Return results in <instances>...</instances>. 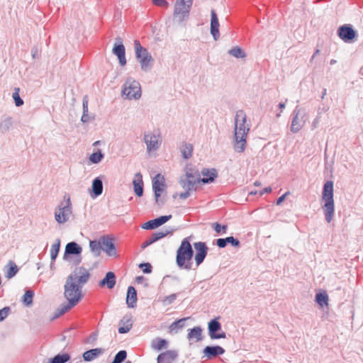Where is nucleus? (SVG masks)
<instances>
[{"label":"nucleus","mask_w":363,"mask_h":363,"mask_svg":"<svg viewBox=\"0 0 363 363\" xmlns=\"http://www.w3.org/2000/svg\"><path fill=\"white\" fill-rule=\"evenodd\" d=\"M211 33L214 39L217 40L219 37V22L216 13L214 10H211Z\"/></svg>","instance_id":"obj_18"},{"label":"nucleus","mask_w":363,"mask_h":363,"mask_svg":"<svg viewBox=\"0 0 363 363\" xmlns=\"http://www.w3.org/2000/svg\"><path fill=\"white\" fill-rule=\"evenodd\" d=\"M225 352V350L220 346L210 347L207 346L203 350V353L208 359H212L218 355L223 354Z\"/></svg>","instance_id":"obj_17"},{"label":"nucleus","mask_w":363,"mask_h":363,"mask_svg":"<svg viewBox=\"0 0 363 363\" xmlns=\"http://www.w3.org/2000/svg\"><path fill=\"white\" fill-rule=\"evenodd\" d=\"M104 352V350L102 348L91 349L83 354V358L85 361L90 362L97 358L99 355L103 354Z\"/></svg>","instance_id":"obj_25"},{"label":"nucleus","mask_w":363,"mask_h":363,"mask_svg":"<svg viewBox=\"0 0 363 363\" xmlns=\"http://www.w3.org/2000/svg\"><path fill=\"white\" fill-rule=\"evenodd\" d=\"M139 267L144 273H150L152 271V266L149 263L140 264Z\"/></svg>","instance_id":"obj_46"},{"label":"nucleus","mask_w":363,"mask_h":363,"mask_svg":"<svg viewBox=\"0 0 363 363\" xmlns=\"http://www.w3.org/2000/svg\"><path fill=\"white\" fill-rule=\"evenodd\" d=\"M193 152V145L191 144L185 143L182 147V153L185 159L191 157Z\"/></svg>","instance_id":"obj_33"},{"label":"nucleus","mask_w":363,"mask_h":363,"mask_svg":"<svg viewBox=\"0 0 363 363\" xmlns=\"http://www.w3.org/2000/svg\"><path fill=\"white\" fill-rule=\"evenodd\" d=\"M247 116L242 110L236 112L235 118L234 149L238 152L245 150L247 137L250 130V124L246 123Z\"/></svg>","instance_id":"obj_2"},{"label":"nucleus","mask_w":363,"mask_h":363,"mask_svg":"<svg viewBox=\"0 0 363 363\" xmlns=\"http://www.w3.org/2000/svg\"><path fill=\"white\" fill-rule=\"evenodd\" d=\"M192 1L187 3L184 0H177L174 5V16L179 21H183L189 16Z\"/></svg>","instance_id":"obj_5"},{"label":"nucleus","mask_w":363,"mask_h":363,"mask_svg":"<svg viewBox=\"0 0 363 363\" xmlns=\"http://www.w3.org/2000/svg\"><path fill=\"white\" fill-rule=\"evenodd\" d=\"M217 245L220 247V248H223V247H225L226 246V240H225V238L223 239V238H219L217 240Z\"/></svg>","instance_id":"obj_49"},{"label":"nucleus","mask_w":363,"mask_h":363,"mask_svg":"<svg viewBox=\"0 0 363 363\" xmlns=\"http://www.w3.org/2000/svg\"><path fill=\"white\" fill-rule=\"evenodd\" d=\"M289 194V192H286L284 194H283L281 196H280L277 201V205H280L286 199V196Z\"/></svg>","instance_id":"obj_51"},{"label":"nucleus","mask_w":363,"mask_h":363,"mask_svg":"<svg viewBox=\"0 0 363 363\" xmlns=\"http://www.w3.org/2000/svg\"><path fill=\"white\" fill-rule=\"evenodd\" d=\"M134 191L138 196H142L143 193V182L140 173H137L133 179Z\"/></svg>","instance_id":"obj_23"},{"label":"nucleus","mask_w":363,"mask_h":363,"mask_svg":"<svg viewBox=\"0 0 363 363\" xmlns=\"http://www.w3.org/2000/svg\"><path fill=\"white\" fill-rule=\"evenodd\" d=\"M123 94L129 99L140 98L141 95L140 84L135 80H127L124 84Z\"/></svg>","instance_id":"obj_7"},{"label":"nucleus","mask_w":363,"mask_h":363,"mask_svg":"<svg viewBox=\"0 0 363 363\" xmlns=\"http://www.w3.org/2000/svg\"><path fill=\"white\" fill-rule=\"evenodd\" d=\"M83 108L84 113L88 111V101L85 99L83 101Z\"/></svg>","instance_id":"obj_54"},{"label":"nucleus","mask_w":363,"mask_h":363,"mask_svg":"<svg viewBox=\"0 0 363 363\" xmlns=\"http://www.w3.org/2000/svg\"><path fill=\"white\" fill-rule=\"evenodd\" d=\"M177 354L172 351H166L158 355L157 363H172L176 358Z\"/></svg>","instance_id":"obj_24"},{"label":"nucleus","mask_w":363,"mask_h":363,"mask_svg":"<svg viewBox=\"0 0 363 363\" xmlns=\"http://www.w3.org/2000/svg\"><path fill=\"white\" fill-rule=\"evenodd\" d=\"M271 191H272V188L271 187H266L263 190H262L259 192V194H260V195H263L265 193H270Z\"/></svg>","instance_id":"obj_55"},{"label":"nucleus","mask_w":363,"mask_h":363,"mask_svg":"<svg viewBox=\"0 0 363 363\" xmlns=\"http://www.w3.org/2000/svg\"><path fill=\"white\" fill-rule=\"evenodd\" d=\"M89 247L93 252H96L99 255L100 250L101 249V241L97 242L95 240H91L89 242Z\"/></svg>","instance_id":"obj_41"},{"label":"nucleus","mask_w":363,"mask_h":363,"mask_svg":"<svg viewBox=\"0 0 363 363\" xmlns=\"http://www.w3.org/2000/svg\"><path fill=\"white\" fill-rule=\"evenodd\" d=\"M18 271V269L17 265L13 261H9V262L8 264V269L6 273V277L7 279L12 278L13 276H15L16 274Z\"/></svg>","instance_id":"obj_29"},{"label":"nucleus","mask_w":363,"mask_h":363,"mask_svg":"<svg viewBox=\"0 0 363 363\" xmlns=\"http://www.w3.org/2000/svg\"><path fill=\"white\" fill-rule=\"evenodd\" d=\"M193 256V250L189 241L185 238L182 240L181 245L177 252V263L179 267H184L186 269H191L189 261Z\"/></svg>","instance_id":"obj_4"},{"label":"nucleus","mask_w":363,"mask_h":363,"mask_svg":"<svg viewBox=\"0 0 363 363\" xmlns=\"http://www.w3.org/2000/svg\"><path fill=\"white\" fill-rule=\"evenodd\" d=\"M135 55L139 60L143 69L147 68L152 61L151 55L147 50L143 48L138 40H135Z\"/></svg>","instance_id":"obj_6"},{"label":"nucleus","mask_w":363,"mask_h":363,"mask_svg":"<svg viewBox=\"0 0 363 363\" xmlns=\"http://www.w3.org/2000/svg\"><path fill=\"white\" fill-rule=\"evenodd\" d=\"M175 298H176V295L175 294H172V295L167 297L164 301H168L169 303H171L174 300H175Z\"/></svg>","instance_id":"obj_53"},{"label":"nucleus","mask_w":363,"mask_h":363,"mask_svg":"<svg viewBox=\"0 0 363 363\" xmlns=\"http://www.w3.org/2000/svg\"><path fill=\"white\" fill-rule=\"evenodd\" d=\"M81 247L75 242H69L66 245L65 252L68 254H79L81 252Z\"/></svg>","instance_id":"obj_30"},{"label":"nucleus","mask_w":363,"mask_h":363,"mask_svg":"<svg viewBox=\"0 0 363 363\" xmlns=\"http://www.w3.org/2000/svg\"><path fill=\"white\" fill-rule=\"evenodd\" d=\"M152 188L155 191V197L157 199L161 193L164 190V178L160 174H157L152 181Z\"/></svg>","instance_id":"obj_12"},{"label":"nucleus","mask_w":363,"mask_h":363,"mask_svg":"<svg viewBox=\"0 0 363 363\" xmlns=\"http://www.w3.org/2000/svg\"><path fill=\"white\" fill-rule=\"evenodd\" d=\"M220 330V324L216 320H213L208 323L209 335L211 339H220L225 337L224 332L216 333L217 331Z\"/></svg>","instance_id":"obj_11"},{"label":"nucleus","mask_w":363,"mask_h":363,"mask_svg":"<svg viewBox=\"0 0 363 363\" xmlns=\"http://www.w3.org/2000/svg\"><path fill=\"white\" fill-rule=\"evenodd\" d=\"M9 308L6 307L0 310V322L4 320L9 315Z\"/></svg>","instance_id":"obj_47"},{"label":"nucleus","mask_w":363,"mask_h":363,"mask_svg":"<svg viewBox=\"0 0 363 363\" xmlns=\"http://www.w3.org/2000/svg\"><path fill=\"white\" fill-rule=\"evenodd\" d=\"M322 200L324 202L323 210L328 223H330L333 218L335 203L333 199V183L328 181L323 186Z\"/></svg>","instance_id":"obj_3"},{"label":"nucleus","mask_w":363,"mask_h":363,"mask_svg":"<svg viewBox=\"0 0 363 363\" xmlns=\"http://www.w3.org/2000/svg\"><path fill=\"white\" fill-rule=\"evenodd\" d=\"M185 320H186V318L180 319V320H179L178 321L174 322V325L180 324L179 325L182 327V325L181 323H182V322H184Z\"/></svg>","instance_id":"obj_56"},{"label":"nucleus","mask_w":363,"mask_h":363,"mask_svg":"<svg viewBox=\"0 0 363 363\" xmlns=\"http://www.w3.org/2000/svg\"><path fill=\"white\" fill-rule=\"evenodd\" d=\"M194 246L196 250L195 261L196 266H199L207 255L208 247L206 244L202 242H195Z\"/></svg>","instance_id":"obj_10"},{"label":"nucleus","mask_w":363,"mask_h":363,"mask_svg":"<svg viewBox=\"0 0 363 363\" xmlns=\"http://www.w3.org/2000/svg\"><path fill=\"white\" fill-rule=\"evenodd\" d=\"M71 213V208L69 206L68 201L66 205L63 206H60L55 211V219L59 223H63L68 220Z\"/></svg>","instance_id":"obj_8"},{"label":"nucleus","mask_w":363,"mask_h":363,"mask_svg":"<svg viewBox=\"0 0 363 363\" xmlns=\"http://www.w3.org/2000/svg\"><path fill=\"white\" fill-rule=\"evenodd\" d=\"M99 143V141H96V142H95V143H94V145H98Z\"/></svg>","instance_id":"obj_59"},{"label":"nucleus","mask_w":363,"mask_h":363,"mask_svg":"<svg viewBox=\"0 0 363 363\" xmlns=\"http://www.w3.org/2000/svg\"><path fill=\"white\" fill-rule=\"evenodd\" d=\"M137 303V293L135 289L130 286L128 288L126 303L129 308H134Z\"/></svg>","instance_id":"obj_20"},{"label":"nucleus","mask_w":363,"mask_h":363,"mask_svg":"<svg viewBox=\"0 0 363 363\" xmlns=\"http://www.w3.org/2000/svg\"><path fill=\"white\" fill-rule=\"evenodd\" d=\"M102 157V154L101 153L100 151H99L97 152L92 153L89 157V160L93 163H98L101 160Z\"/></svg>","instance_id":"obj_43"},{"label":"nucleus","mask_w":363,"mask_h":363,"mask_svg":"<svg viewBox=\"0 0 363 363\" xmlns=\"http://www.w3.org/2000/svg\"><path fill=\"white\" fill-rule=\"evenodd\" d=\"M167 345V341L164 339L157 338L152 341L151 347L155 350H161Z\"/></svg>","instance_id":"obj_31"},{"label":"nucleus","mask_w":363,"mask_h":363,"mask_svg":"<svg viewBox=\"0 0 363 363\" xmlns=\"http://www.w3.org/2000/svg\"><path fill=\"white\" fill-rule=\"evenodd\" d=\"M279 108L281 109H283L285 108V104L284 103H280L279 105Z\"/></svg>","instance_id":"obj_57"},{"label":"nucleus","mask_w":363,"mask_h":363,"mask_svg":"<svg viewBox=\"0 0 363 363\" xmlns=\"http://www.w3.org/2000/svg\"><path fill=\"white\" fill-rule=\"evenodd\" d=\"M145 142L147 144V150L149 151L156 150L159 147L160 145V135L147 134L145 136Z\"/></svg>","instance_id":"obj_15"},{"label":"nucleus","mask_w":363,"mask_h":363,"mask_svg":"<svg viewBox=\"0 0 363 363\" xmlns=\"http://www.w3.org/2000/svg\"><path fill=\"white\" fill-rule=\"evenodd\" d=\"M60 246V240H57L55 243H53L51 246L50 249V257L51 259L55 260L57 257Z\"/></svg>","instance_id":"obj_35"},{"label":"nucleus","mask_w":363,"mask_h":363,"mask_svg":"<svg viewBox=\"0 0 363 363\" xmlns=\"http://www.w3.org/2000/svg\"><path fill=\"white\" fill-rule=\"evenodd\" d=\"M101 249L109 256L116 254V248L111 238L106 237L101 238Z\"/></svg>","instance_id":"obj_14"},{"label":"nucleus","mask_w":363,"mask_h":363,"mask_svg":"<svg viewBox=\"0 0 363 363\" xmlns=\"http://www.w3.org/2000/svg\"><path fill=\"white\" fill-rule=\"evenodd\" d=\"M116 282L115 274L112 272H108L106 273L105 277L100 281L99 286L101 287L106 286L108 289H111L116 285Z\"/></svg>","instance_id":"obj_19"},{"label":"nucleus","mask_w":363,"mask_h":363,"mask_svg":"<svg viewBox=\"0 0 363 363\" xmlns=\"http://www.w3.org/2000/svg\"><path fill=\"white\" fill-rule=\"evenodd\" d=\"M127 353L125 350L118 352L114 357L113 361L111 363H121L126 358Z\"/></svg>","instance_id":"obj_42"},{"label":"nucleus","mask_w":363,"mask_h":363,"mask_svg":"<svg viewBox=\"0 0 363 363\" xmlns=\"http://www.w3.org/2000/svg\"><path fill=\"white\" fill-rule=\"evenodd\" d=\"M34 296L33 291L28 290L25 292L23 296V301L26 306H30L33 303V298Z\"/></svg>","instance_id":"obj_40"},{"label":"nucleus","mask_w":363,"mask_h":363,"mask_svg":"<svg viewBox=\"0 0 363 363\" xmlns=\"http://www.w3.org/2000/svg\"><path fill=\"white\" fill-rule=\"evenodd\" d=\"M84 117H85V116H84V115L82 117V120L83 121H85V120L84 119Z\"/></svg>","instance_id":"obj_60"},{"label":"nucleus","mask_w":363,"mask_h":363,"mask_svg":"<svg viewBox=\"0 0 363 363\" xmlns=\"http://www.w3.org/2000/svg\"><path fill=\"white\" fill-rule=\"evenodd\" d=\"M254 185L256 186H259L261 185V182H258V181H256L255 183H254Z\"/></svg>","instance_id":"obj_58"},{"label":"nucleus","mask_w":363,"mask_h":363,"mask_svg":"<svg viewBox=\"0 0 363 363\" xmlns=\"http://www.w3.org/2000/svg\"><path fill=\"white\" fill-rule=\"evenodd\" d=\"M120 324H122V326H120L118 328V332L120 333H128L131 327H132V320L128 318H123Z\"/></svg>","instance_id":"obj_28"},{"label":"nucleus","mask_w":363,"mask_h":363,"mask_svg":"<svg viewBox=\"0 0 363 363\" xmlns=\"http://www.w3.org/2000/svg\"><path fill=\"white\" fill-rule=\"evenodd\" d=\"M90 277L89 271L83 267H76L67 277L65 284L64 296L67 303L63 305L56 315V318L63 315L76 306L83 298V286L88 281Z\"/></svg>","instance_id":"obj_1"},{"label":"nucleus","mask_w":363,"mask_h":363,"mask_svg":"<svg viewBox=\"0 0 363 363\" xmlns=\"http://www.w3.org/2000/svg\"><path fill=\"white\" fill-rule=\"evenodd\" d=\"M315 300L320 306H327L328 301V296L326 293L317 294L315 296Z\"/></svg>","instance_id":"obj_38"},{"label":"nucleus","mask_w":363,"mask_h":363,"mask_svg":"<svg viewBox=\"0 0 363 363\" xmlns=\"http://www.w3.org/2000/svg\"><path fill=\"white\" fill-rule=\"evenodd\" d=\"M92 189L96 196L101 194L103 191L102 182L98 178L95 179L92 184Z\"/></svg>","instance_id":"obj_32"},{"label":"nucleus","mask_w":363,"mask_h":363,"mask_svg":"<svg viewBox=\"0 0 363 363\" xmlns=\"http://www.w3.org/2000/svg\"><path fill=\"white\" fill-rule=\"evenodd\" d=\"M171 218H172V215L160 216L157 218H155V219H153V220H149V221L145 223L142 225V228L143 229H147V230L155 229V228L162 225L167 221H168L169 219H171Z\"/></svg>","instance_id":"obj_13"},{"label":"nucleus","mask_w":363,"mask_h":363,"mask_svg":"<svg viewBox=\"0 0 363 363\" xmlns=\"http://www.w3.org/2000/svg\"><path fill=\"white\" fill-rule=\"evenodd\" d=\"M199 182V179H196L191 174L186 173V178L181 180V184L185 190L192 191L194 189L195 184Z\"/></svg>","instance_id":"obj_16"},{"label":"nucleus","mask_w":363,"mask_h":363,"mask_svg":"<svg viewBox=\"0 0 363 363\" xmlns=\"http://www.w3.org/2000/svg\"><path fill=\"white\" fill-rule=\"evenodd\" d=\"M229 53L236 58H244L246 56L245 52L238 46L230 50Z\"/></svg>","instance_id":"obj_37"},{"label":"nucleus","mask_w":363,"mask_h":363,"mask_svg":"<svg viewBox=\"0 0 363 363\" xmlns=\"http://www.w3.org/2000/svg\"><path fill=\"white\" fill-rule=\"evenodd\" d=\"M250 194H256V192H252V191Z\"/></svg>","instance_id":"obj_61"},{"label":"nucleus","mask_w":363,"mask_h":363,"mask_svg":"<svg viewBox=\"0 0 363 363\" xmlns=\"http://www.w3.org/2000/svg\"><path fill=\"white\" fill-rule=\"evenodd\" d=\"M69 359L68 354H57L50 359V363H65Z\"/></svg>","instance_id":"obj_36"},{"label":"nucleus","mask_w":363,"mask_h":363,"mask_svg":"<svg viewBox=\"0 0 363 363\" xmlns=\"http://www.w3.org/2000/svg\"><path fill=\"white\" fill-rule=\"evenodd\" d=\"M152 3L157 6L162 8H167L169 6V4L165 0H152Z\"/></svg>","instance_id":"obj_45"},{"label":"nucleus","mask_w":363,"mask_h":363,"mask_svg":"<svg viewBox=\"0 0 363 363\" xmlns=\"http://www.w3.org/2000/svg\"><path fill=\"white\" fill-rule=\"evenodd\" d=\"M337 34L339 38L346 43L351 42L356 36L355 31L349 25L340 26Z\"/></svg>","instance_id":"obj_9"},{"label":"nucleus","mask_w":363,"mask_h":363,"mask_svg":"<svg viewBox=\"0 0 363 363\" xmlns=\"http://www.w3.org/2000/svg\"><path fill=\"white\" fill-rule=\"evenodd\" d=\"M227 242L231 243L233 246L238 247L240 242L238 240L235 239L233 237H228L225 238Z\"/></svg>","instance_id":"obj_48"},{"label":"nucleus","mask_w":363,"mask_h":363,"mask_svg":"<svg viewBox=\"0 0 363 363\" xmlns=\"http://www.w3.org/2000/svg\"><path fill=\"white\" fill-rule=\"evenodd\" d=\"M155 242L153 241V240L152 239V238L150 237L148 240H147L145 242H144L143 244H142V246L141 247L142 248H145L146 247L150 245L151 244L154 243Z\"/></svg>","instance_id":"obj_50"},{"label":"nucleus","mask_w":363,"mask_h":363,"mask_svg":"<svg viewBox=\"0 0 363 363\" xmlns=\"http://www.w3.org/2000/svg\"><path fill=\"white\" fill-rule=\"evenodd\" d=\"M172 231H173L172 230H160V231H157V232L153 233L151 235V238L154 242H156V241L159 240L160 239L163 238L165 236H167V235L172 233Z\"/></svg>","instance_id":"obj_34"},{"label":"nucleus","mask_w":363,"mask_h":363,"mask_svg":"<svg viewBox=\"0 0 363 363\" xmlns=\"http://www.w3.org/2000/svg\"><path fill=\"white\" fill-rule=\"evenodd\" d=\"M202 174L203 177L201 179H199V180L204 184L213 182L214 179L217 177L215 169L203 171Z\"/></svg>","instance_id":"obj_26"},{"label":"nucleus","mask_w":363,"mask_h":363,"mask_svg":"<svg viewBox=\"0 0 363 363\" xmlns=\"http://www.w3.org/2000/svg\"><path fill=\"white\" fill-rule=\"evenodd\" d=\"M20 88L16 87L14 88V91L12 94V97L15 101V104L16 106H21L23 104V101L21 99L20 95Z\"/></svg>","instance_id":"obj_39"},{"label":"nucleus","mask_w":363,"mask_h":363,"mask_svg":"<svg viewBox=\"0 0 363 363\" xmlns=\"http://www.w3.org/2000/svg\"><path fill=\"white\" fill-rule=\"evenodd\" d=\"M113 52L118 57L120 65L124 66L126 64V59L123 45H115L113 48Z\"/></svg>","instance_id":"obj_22"},{"label":"nucleus","mask_w":363,"mask_h":363,"mask_svg":"<svg viewBox=\"0 0 363 363\" xmlns=\"http://www.w3.org/2000/svg\"><path fill=\"white\" fill-rule=\"evenodd\" d=\"M213 229L217 233H225L227 230V225H221L218 223H214L213 224Z\"/></svg>","instance_id":"obj_44"},{"label":"nucleus","mask_w":363,"mask_h":363,"mask_svg":"<svg viewBox=\"0 0 363 363\" xmlns=\"http://www.w3.org/2000/svg\"><path fill=\"white\" fill-rule=\"evenodd\" d=\"M303 116L298 112L294 117L291 123V130L293 133L298 132L304 125Z\"/></svg>","instance_id":"obj_21"},{"label":"nucleus","mask_w":363,"mask_h":363,"mask_svg":"<svg viewBox=\"0 0 363 363\" xmlns=\"http://www.w3.org/2000/svg\"><path fill=\"white\" fill-rule=\"evenodd\" d=\"M201 328L200 327H195L190 330L188 333V339L190 340H194V342H199L201 340Z\"/></svg>","instance_id":"obj_27"},{"label":"nucleus","mask_w":363,"mask_h":363,"mask_svg":"<svg viewBox=\"0 0 363 363\" xmlns=\"http://www.w3.org/2000/svg\"><path fill=\"white\" fill-rule=\"evenodd\" d=\"M190 195V191L185 190V192L179 194V196L182 199H185L188 198Z\"/></svg>","instance_id":"obj_52"}]
</instances>
